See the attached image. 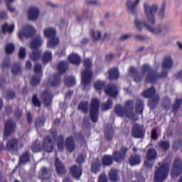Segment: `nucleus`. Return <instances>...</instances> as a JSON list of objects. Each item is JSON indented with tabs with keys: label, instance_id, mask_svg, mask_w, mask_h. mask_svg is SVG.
I'll list each match as a JSON object with an SVG mask.
<instances>
[{
	"label": "nucleus",
	"instance_id": "f257e3e1",
	"mask_svg": "<svg viewBox=\"0 0 182 182\" xmlns=\"http://www.w3.org/2000/svg\"><path fill=\"white\" fill-rule=\"evenodd\" d=\"M141 72L142 74L138 73L137 69L134 67H130L129 68V73L133 75L134 82L138 83L142 81L145 73H146V82L151 84H155L159 78H165L168 75L166 70H162L161 74H159L149 64L142 65Z\"/></svg>",
	"mask_w": 182,
	"mask_h": 182
},
{
	"label": "nucleus",
	"instance_id": "f03ea898",
	"mask_svg": "<svg viewBox=\"0 0 182 182\" xmlns=\"http://www.w3.org/2000/svg\"><path fill=\"white\" fill-rule=\"evenodd\" d=\"M159 6L156 4H153L151 6H149L148 3L144 4V11L146 15L147 23L144 21H140L138 19L135 20V25L136 29L139 31H141L143 27H145L148 31L151 32L154 34H160L161 32V29H164V26H158L157 28H154L156 21L154 18V14L158 11Z\"/></svg>",
	"mask_w": 182,
	"mask_h": 182
},
{
	"label": "nucleus",
	"instance_id": "7ed1b4c3",
	"mask_svg": "<svg viewBox=\"0 0 182 182\" xmlns=\"http://www.w3.org/2000/svg\"><path fill=\"white\" fill-rule=\"evenodd\" d=\"M57 70L58 74H53L47 82V90H46V107H49L52 100H53V94L51 91L48 90V87H58L60 85L62 82L61 75L65 74L68 70V63L65 60L58 63Z\"/></svg>",
	"mask_w": 182,
	"mask_h": 182
},
{
	"label": "nucleus",
	"instance_id": "20e7f679",
	"mask_svg": "<svg viewBox=\"0 0 182 182\" xmlns=\"http://www.w3.org/2000/svg\"><path fill=\"white\" fill-rule=\"evenodd\" d=\"M127 151L128 149L123 146L121 151L116 150L113 151L112 156L105 154L101 159V164H102V166H111L114 161L117 163L124 161Z\"/></svg>",
	"mask_w": 182,
	"mask_h": 182
},
{
	"label": "nucleus",
	"instance_id": "39448f33",
	"mask_svg": "<svg viewBox=\"0 0 182 182\" xmlns=\"http://www.w3.org/2000/svg\"><path fill=\"white\" fill-rule=\"evenodd\" d=\"M134 104V100H128L125 102L124 107L120 105H117L114 106V113H116L118 117H127L128 119L137 121L139 119L138 117H136L133 112H130L133 109Z\"/></svg>",
	"mask_w": 182,
	"mask_h": 182
},
{
	"label": "nucleus",
	"instance_id": "423d86ee",
	"mask_svg": "<svg viewBox=\"0 0 182 182\" xmlns=\"http://www.w3.org/2000/svg\"><path fill=\"white\" fill-rule=\"evenodd\" d=\"M56 143L58 149L60 151H63L65 148H66L69 152H74L76 149L75 139L72 135L68 136L65 140V136L60 134L57 137Z\"/></svg>",
	"mask_w": 182,
	"mask_h": 182
},
{
	"label": "nucleus",
	"instance_id": "0eeeda50",
	"mask_svg": "<svg viewBox=\"0 0 182 182\" xmlns=\"http://www.w3.org/2000/svg\"><path fill=\"white\" fill-rule=\"evenodd\" d=\"M155 171V181L163 182L169 175L170 164L168 162H159Z\"/></svg>",
	"mask_w": 182,
	"mask_h": 182
},
{
	"label": "nucleus",
	"instance_id": "6e6552de",
	"mask_svg": "<svg viewBox=\"0 0 182 182\" xmlns=\"http://www.w3.org/2000/svg\"><path fill=\"white\" fill-rule=\"evenodd\" d=\"M84 66L85 70L84 73H82V82L85 87H87L90 85L93 75L91 70L92 67V60L90 58H85L84 60Z\"/></svg>",
	"mask_w": 182,
	"mask_h": 182
},
{
	"label": "nucleus",
	"instance_id": "1a4fd4ad",
	"mask_svg": "<svg viewBox=\"0 0 182 182\" xmlns=\"http://www.w3.org/2000/svg\"><path fill=\"white\" fill-rule=\"evenodd\" d=\"M100 101L94 98L90 103V117L92 122L96 123L99 119Z\"/></svg>",
	"mask_w": 182,
	"mask_h": 182
},
{
	"label": "nucleus",
	"instance_id": "9d476101",
	"mask_svg": "<svg viewBox=\"0 0 182 182\" xmlns=\"http://www.w3.org/2000/svg\"><path fill=\"white\" fill-rule=\"evenodd\" d=\"M157 156L156 149H148L146 153V160L144 161V166L148 168H151L154 166V161Z\"/></svg>",
	"mask_w": 182,
	"mask_h": 182
},
{
	"label": "nucleus",
	"instance_id": "9b49d317",
	"mask_svg": "<svg viewBox=\"0 0 182 182\" xmlns=\"http://www.w3.org/2000/svg\"><path fill=\"white\" fill-rule=\"evenodd\" d=\"M82 173L83 171L81 166L73 165L69 168L70 176L77 181L80 180Z\"/></svg>",
	"mask_w": 182,
	"mask_h": 182
},
{
	"label": "nucleus",
	"instance_id": "f8f14e48",
	"mask_svg": "<svg viewBox=\"0 0 182 182\" xmlns=\"http://www.w3.org/2000/svg\"><path fill=\"white\" fill-rule=\"evenodd\" d=\"M46 137H44L43 142H39L38 139H36L31 146V151L33 152H38L42 151H46Z\"/></svg>",
	"mask_w": 182,
	"mask_h": 182
},
{
	"label": "nucleus",
	"instance_id": "ddd939ff",
	"mask_svg": "<svg viewBox=\"0 0 182 182\" xmlns=\"http://www.w3.org/2000/svg\"><path fill=\"white\" fill-rule=\"evenodd\" d=\"M145 135V129L139 124H135L132 128V136L137 139H143Z\"/></svg>",
	"mask_w": 182,
	"mask_h": 182
},
{
	"label": "nucleus",
	"instance_id": "4468645a",
	"mask_svg": "<svg viewBox=\"0 0 182 182\" xmlns=\"http://www.w3.org/2000/svg\"><path fill=\"white\" fill-rule=\"evenodd\" d=\"M182 173V161L176 158L174 160L171 175L174 176H181Z\"/></svg>",
	"mask_w": 182,
	"mask_h": 182
},
{
	"label": "nucleus",
	"instance_id": "2eb2a0df",
	"mask_svg": "<svg viewBox=\"0 0 182 182\" xmlns=\"http://www.w3.org/2000/svg\"><path fill=\"white\" fill-rule=\"evenodd\" d=\"M36 33V31L35 30V28H33L31 26H28V28H26V31H21L18 33V37L20 39H23V38L28 39L29 38H32Z\"/></svg>",
	"mask_w": 182,
	"mask_h": 182
},
{
	"label": "nucleus",
	"instance_id": "dca6fc26",
	"mask_svg": "<svg viewBox=\"0 0 182 182\" xmlns=\"http://www.w3.org/2000/svg\"><path fill=\"white\" fill-rule=\"evenodd\" d=\"M16 124L11 120H8L4 125V136L8 137L15 131Z\"/></svg>",
	"mask_w": 182,
	"mask_h": 182
},
{
	"label": "nucleus",
	"instance_id": "f3484780",
	"mask_svg": "<svg viewBox=\"0 0 182 182\" xmlns=\"http://www.w3.org/2000/svg\"><path fill=\"white\" fill-rule=\"evenodd\" d=\"M104 91L107 95L113 98H115L119 95V91H117V87L115 85H107L104 88Z\"/></svg>",
	"mask_w": 182,
	"mask_h": 182
},
{
	"label": "nucleus",
	"instance_id": "a211bd4d",
	"mask_svg": "<svg viewBox=\"0 0 182 182\" xmlns=\"http://www.w3.org/2000/svg\"><path fill=\"white\" fill-rule=\"evenodd\" d=\"M40 14V10L35 7L31 6L28 11V18L29 21H36Z\"/></svg>",
	"mask_w": 182,
	"mask_h": 182
},
{
	"label": "nucleus",
	"instance_id": "6ab92c4d",
	"mask_svg": "<svg viewBox=\"0 0 182 182\" xmlns=\"http://www.w3.org/2000/svg\"><path fill=\"white\" fill-rule=\"evenodd\" d=\"M102 164L100 162V158H95L91 162V171L95 174L101 171Z\"/></svg>",
	"mask_w": 182,
	"mask_h": 182
},
{
	"label": "nucleus",
	"instance_id": "aec40b11",
	"mask_svg": "<svg viewBox=\"0 0 182 182\" xmlns=\"http://www.w3.org/2000/svg\"><path fill=\"white\" fill-rule=\"evenodd\" d=\"M18 140L16 139H9L6 143V149L9 151H15L18 147Z\"/></svg>",
	"mask_w": 182,
	"mask_h": 182
},
{
	"label": "nucleus",
	"instance_id": "412c9836",
	"mask_svg": "<svg viewBox=\"0 0 182 182\" xmlns=\"http://www.w3.org/2000/svg\"><path fill=\"white\" fill-rule=\"evenodd\" d=\"M55 165L58 175L61 176L66 173L67 169L65 165L60 161L59 158H56Z\"/></svg>",
	"mask_w": 182,
	"mask_h": 182
},
{
	"label": "nucleus",
	"instance_id": "4be33fe9",
	"mask_svg": "<svg viewBox=\"0 0 182 182\" xmlns=\"http://www.w3.org/2000/svg\"><path fill=\"white\" fill-rule=\"evenodd\" d=\"M68 60L75 65H80L82 62L81 57L75 53H70L68 57Z\"/></svg>",
	"mask_w": 182,
	"mask_h": 182
},
{
	"label": "nucleus",
	"instance_id": "5701e85b",
	"mask_svg": "<svg viewBox=\"0 0 182 182\" xmlns=\"http://www.w3.org/2000/svg\"><path fill=\"white\" fill-rule=\"evenodd\" d=\"M130 166H139L141 163V156L139 154H132L129 159Z\"/></svg>",
	"mask_w": 182,
	"mask_h": 182
},
{
	"label": "nucleus",
	"instance_id": "b1692460",
	"mask_svg": "<svg viewBox=\"0 0 182 182\" xmlns=\"http://www.w3.org/2000/svg\"><path fill=\"white\" fill-rule=\"evenodd\" d=\"M43 45V39L41 37H36L33 38L30 43L31 49L33 50H38V48Z\"/></svg>",
	"mask_w": 182,
	"mask_h": 182
},
{
	"label": "nucleus",
	"instance_id": "393cba45",
	"mask_svg": "<svg viewBox=\"0 0 182 182\" xmlns=\"http://www.w3.org/2000/svg\"><path fill=\"white\" fill-rule=\"evenodd\" d=\"M108 78L110 80H116L119 78V72L117 67H114L108 70Z\"/></svg>",
	"mask_w": 182,
	"mask_h": 182
},
{
	"label": "nucleus",
	"instance_id": "a878e982",
	"mask_svg": "<svg viewBox=\"0 0 182 182\" xmlns=\"http://www.w3.org/2000/svg\"><path fill=\"white\" fill-rule=\"evenodd\" d=\"M109 179L113 182H117L119 181V171H117L115 168H112L108 173Z\"/></svg>",
	"mask_w": 182,
	"mask_h": 182
},
{
	"label": "nucleus",
	"instance_id": "bb28decb",
	"mask_svg": "<svg viewBox=\"0 0 182 182\" xmlns=\"http://www.w3.org/2000/svg\"><path fill=\"white\" fill-rule=\"evenodd\" d=\"M48 40L47 47L50 48H55L56 46H59L60 43V38L58 36L48 38Z\"/></svg>",
	"mask_w": 182,
	"mask_h": 182
},
{
	"label": "nucleus",
	"instance_id": "cd10ccee",
	"mask_svg": "<svg viewBox=\"0 0 182 182\" xmlns=\"http://www.w3.org/2000/svg\"><path fill=\"white\" fill-rule=\"evenodd\" d=\"M158 146L162 151H167L171 147L170 141L168 140H161L158 142Z\"/></svg>",
	"mask_w": 182,
	"mask_h": 182
},
{
	"label": "nucleus",
	"instance_id": "c85d7f7f",
	"mask_svg": "<svg viewBox=\"0 0 182 182\" xmlns=\"http://www.w3.org/2000/svg\"><path fill=\"white\" fill-rule=\"evenodd\" d=\"M144 109V104L141 100H136L135 103V112L139 114H142Z\"/></svg>",
	"mask_w": 182,
	"mask_h": 182
},
{
	"label": "nucleus",
	"instance_id": "c756f323",
	"mask_svg": "<svg viewBox=\"0 0 182 182\" xmlns=\"http://www.w3.org/2000/svg\"><path fill=\"white\" fill-rule=\"evenodd\" d=\"M173 66V60L171 57L167 56L165 58H164L163 63H162V68L164 70L171 69Z\"/></svg>",
	"mask_w": 182,
	"mask_h": 182
},
{
	"label": "nucleus",
	"instance_id": "7c9ffc66",
	"mask_svg": "<svg viewBox=\"0 0 182 182\" xmlns=\"http://www.w3.org/2000/svg\"><path fill=\"white\" fill-rule=\"evenodd\" d=\"M104 137L107 141H110L114 137V129L112 127L105 129L104 131Z\"/></svg>",
	"mask_w": 182,
	"mask_h": 182
},
{
	"label": "nucleus",
	"instance_id": "2f4dec72",
	"mask_svg": "<svg viewBox=\"0 0 182 182\" xmlns=\"http://www.w3.org/2000/svg\"><path fill=\"white\" fill-rule=\"evenodd\" d=\"M156 95V89L154 87H151L149 89H147L144 92H142V96L144 98H153Z\"/></svg>",
	"mask_w": 182,
	"mask_h": 182
},
{
	"label": "nucleus",
	"instance_id": "473e14b6",
	"mask_svg": "<svg viewBox=\"0 0 182 182\" xmlns=\"http://www.w3.org/2000/svg\"><path fill=\"white\" fill-rule=\"evenodd\" d=\"M31 161V155L28 151L23 153L19 158V164H26L27 162Z\"/></svg>",
	"mask_w": 182,
	"mask_h": 182
},
{
	"label": "nucleus",
	"instance_id": "72a5a7b5",
	"mask_svg": "<svg viewBox=\"0 0 182 182\" xmlns=\"http://www.w3.org/2000/svg\"><path fill=\"white\" fill-rule=\"evenodd\" d=\"M42 56V51L39 50H33V52L30 54V58L35 62L38 61Z\"/></svg>",
	"mask_w": 182,
	"mask_h": 182
},
{
	"label": "nucleus",
	"instance_id": "f704fd0d",
	"mask_svg": "<svg viewBox=\"0 0 182 182\" xmlns=\"http://www.w3.org/2000/svg\"><path fill=\"white\" fill-rule=\"evenodd\" d=\"M46 119L43 116L39 117L35 121V127L36 129L38 130L39 128L43 127L45 126Z\"/></svg>",
	"mask_w": 182,
	"mask_h": 182
},
{
	"label": "nucleus",
	"instance_id": "c9c22d12",
	"mask_svg": "<svg viewBox=\"0 0 182 182\" xmlns=\"http://www.w3.org/2000/svg\"><path fill=\"white\" fill-rule=\"evenodd\" d=\"M64 83L69 87L75 86L76 85L75 77L69 76L65 78Z\"/></svg>",
	"mask_w": 182,
	"mask_h": 182
},
{
	"label": "nucleus",
	"instance_id": "e433bc0d",
	"mask_svg": "<svg viewBox=\"0 0 182 182\" xmlns=\"http://www.w3.org/2000/svg\"><path fill=\"white\" fill-rule=\"evenodd\" d=\"M15 28V25L11 24V25H9L7 23H4L1 26V32L3 33H11L14 31V29Z\"/></svg>",
	"mask_w": 182,
	"mask_h": 182
},
{
	"label": "nucleus",
	"instance_id": "4c0bfd02",
	"mask_svg": "<svg viewBox=\"0 0 182 182\" xmlns=\"http://www.w3.org/2000/svg\"><path fill=\"white\" fill-rule=\"evenodd\" d=\"M152 99L149 101V107L150 109H154L156 108V106H158L159 102L160 101V97L159 96H155V97H152Z\"/></svg>",
	"mask_w": 182,
	"mask_h": 182
},
{
	"label": "nucleus",
	"instance_id": "58836bf2",
	"mask_svg": "<svg viewBox=\"0 0 182 182\" xmlns=\"http://www.w3.org/2000/svg\"><path fill=\"white\" fill-rule=\"evenodd\" d=\"M78 110L87 114L88 112V102L87 101H81L77 107Z\"/></svg>",
	"mask_w": 182,
	"mask_h": 182
},
{
	"label": "nucleus",
	"instance_id": "ea45409f",
	"mask_svg": "<svg viewBox=\"0 0 182 182\" xmlns=\"http://www.w3.org/2000/svg\"><path fill=\"white\" fill-rule=\"evenodd\" d=\"M56 35H57L56 28H54L52 27L46 28V38H47L58 37Z\"/></svg>",
	"mask_w": 182,
	"mask_h": 182
},
{
	"label": "nucleus",
	"instance_id": "a19ab883",
	"mask_svg": "<svg viewBox=\"0 0 182 182\" xmlns=\"http://www.w3.org/2000/svg\"><path fill=\"white\" fill-rule=\"evenodd\" d=\"M11 73L14 75H21V64L17 63L15 64L14 65H13L12 68H11Z\"/></svg>",
	"mask_w": 182,
	"mask_h": 182
},
{
	"label": "nucleus",
	"instance_id": "79ce46f5",
	"mask_svg": "<svg viewBox=\"0 0 182 182\" xmlns=\"http://www.w3.org/2000/svg\"><path fill=\"white\" fill-rule=\"evenodd\" d=\"M90 33H91L92 39V41H94V42L98 41L101 38V33L100 31L91 30Z\"/></svg>",
	"mask_w": 182,
	"mask_h": 182
},
{
	"label": "nucleus",
	"instance_id": "37998d69",
	"mask_svg": "<svg viewBox=\"0 0 182 182\" xmlns=\"http://www.w3.org/2000/svg\"><path fill=\"white\" fill-rule=\"evenodd\" d=\"M31 102L33 103V106L35 107H39L41 108V107L42 106V102H41L38 99V95H34L33 96V98L31 99Z\"/></svg>",
	"mask_w": 182,
	"mask_h": 182
},
{
	"label": "nucleus",
	"instance_id": "c03bdc74",
	"mask_svg": "<svg viewBox=\"0 0 182 182\" xmlns=\"http://www.w3.org/2000/svg\"><path fill=\"white\" fill-rule=\"evenodd\" d=\"M94 86H95V88L96 89V90H97V91L102 90L103 89H105L106 87L105 82L104 81H97L94 84Z\"/></svg>",
	"mask_w": 182,
	"mask_h": 182
},
{
	"label": "nucleus",
	"instance_id": "a18cd8bd",
	"mask_svg": "<svg viewBox=\"0 0 182 182\" xmlns=\"http://www.w3.org/2000/svg\"><path fill=\"white\" fill-rule=\"evenodd\" d=\"M34 74L39 76H42L43 74V66L41 64L34 65Z\"/></svg>",
	"mask_w": 182,
	"mask_h": 182
},
{
	"label": "nucleus",
	"instance_id": "49530a36",
	"mask_svg": "<svg viewBox=\"0 0 182 182\" xmlns=\"http://www.w3.org/2000/svg\"><path fill=\"white\" fill-rule=\"evenodd\" d=\"M182 105V99H178L175 101L174 105L172 106V112L176 113L178 109H180L181 105Z\"/></svg>",
	"mask_w": 182,
	"mask_h": 182
},
{
	"label": "nucleus",
	"instance_id": "de8ad7c7",
	"mask_svg": "<svg viewBox=\"0 0 182 182\" xmlns=\"http://www.w3.org/2000/svg\"><path fill=\"white\" fill-rule=\"evenodd\" d=\"M15 50V46L13 43H9L6 46L5 51L7 55L11 54Z\"/></svg>",
	"mask_w": 182,
	"mask_h": 182
},
{
	"label": "nucleus",
	"instance_id": "09e8293b",
	"mask_svg": "<svg viewBox=\"0 0 182 182\" xmlns=\"http://www.w3.org/2000/svg\"><path fill=\"white\" fill-rule=\"evenodd\" d=\"M112 107V101L111 99H108L107 101L102 105L103 110H109Z\"/></svg>",
	"mask_w": 182,
	"mask_h": 182
},
{
	"label": "nucleus",
	"instance_id": "8fccbe9b",
	"mask_svg": "<svg viewBox=\"0 0 182 182\" xmlns=\"http://www.w3.org/2000/svg\"><path fill=\"white\" fill-rule=\"evenodd\" d=\"M26 57V52L25 48H20L18 51V58L20 60H23Z\"/></svg>",
	"mask_w": 182,
	"mask_h": 182
},
{
	"label": "nucleus",
	"instance_id": "3c124183",
	"mask_svg": "<svg viewBox=\"0 0 182 182\" xmlns=\"http://www.w3.org/2000/svg\"><path fill=\"white\" fill-rule=\"evenodd\" d=\"M166 1H163L162 5H161V9L160 12L159 13V16L163 19L165 16V11H166Z\"/></svg>",
	"mask_w": 182,
	"mask_h": 182
},
{
	"label": "nucleus",
	"instance_id": "603ef678",
	"mask_svg": "<svg viewBox=\"0 0 182 182\" xmlns=\"http://www.w3.org/2000/svg\"><path fill=\"white\" fill-rule=\"evenodd\" d=\"M164 103H165V105H163L164 108H165L166 110H168L170 109V105H171V100L168 97H165L163 100Z\"/></svg>",
	"mask_w": 182,
	"mask_h": 182
},
{
	"label": "nucleus",
	"instance_id": "864d4df0",
	"mask_svg": "<svg viewBox=\"0 0 182 182\" xmlns=\"http://www.w3.org/2000/svg\"><path fill=\"white\" fill-rule=\"evenodd\" d=\"M41 82V77H33L31 80V85L33 86L38 85Z\"/></svg>",
	"mask_w": 182,
	"mask_h": 182
},
{
	"label": "nucleus",
	"instance_id": "5fc2aeb1",
	"mask_svg": "<svg viewBox=\"0 0 182 182\" xmlns=\"http://www.w3.org/2000/svg\"><path fill=\"white\" fill-rule=\"evenodd\" d=\"M75 137L77 141H80V143H85V137H84V135L81 132L75 134Z\"/></svg>",
	"mask_w": 182,
	"mask_h": 182
},
{
	"label": "nucleus",
	"instance_id": "6e6d98bb",
	"mask_svg": "<svg viewBox=\"0 0 182 182\" xmlns=\"http://www.w3.org/2000/svg\"><path fill=\"white\" fill-rule=\"evenodd\" d=\"M151 139H152L153 140H156V139H158L159 135H158L156 129H154L151 130Z\"/></svg>",
	"mask_w": 182,
	"mask_h": 182
},
{
	"label": "nucleus",
	"instance_id": "4d7b16f0",
	"mask_svg": "<svg viewBox=\"0 0 182 182\" xmlns=\"http://www.w3.org/2000/svg\"><path fill=\"white\" fill-rule=\"evenodd\" d=\"M97 182H109L107 176L105 173H102L100 177H98Z\"/></svg>",
	"mask_w": 182,
	"mask_h": 182
},
{
	"label": "nucleus",
	"instance_id": "13d9d810",
	"mask_svg": "<svg viewBox=\"0 0 182 182\" xmlns=\"http://www.w3.org/2000/svg\"><path fill=\"white\" fill-rule=\"evenodd\" d=\"M85 158L86 156L82 154L79 155V156L77 159V162L78 163V164L80 165L82 164L85 161Z\"/></svg>",
	"mask_w": 182,
	"mask_h": 182
},
{
	"label": "nucleus",
	"instance_id": "bf43d9fd",
	"mask_svg": "<svg viewBox=\"0 0 182 182\" xmlns=\"http://www.w3.org/2000/svg\"><path fill=\"white\" fill-rule=\"evenodd\" d=\"M4 109L6 110V114L7 116H9L12 114L11 105H6V107H4Z\"/></svg>",
	"mask_w": 182,
	"mask_h": 182
},
{
	"label": "nucleus",
	"instance_id": "052dcab7",
	"mask_svg": "<svg viewBox=\"0 0 182 182\" xmlns=\"http://www.w3.org/2000/svg\"><path fill=\"white\" fill-rule=\"evenodd\" d=\"M6 96H7L8 99L13 100V99H15V97H16V93L14 91H8Z\"/></svg>",
	"mask_w": 182,
	"mask_h": 182
},
{
	"label": "nucleus",
	"instance_id": "680f3d73",
	"mask_svg": "<svg viewBox=\"0 0 182 182\" xmlns=\"http://www.w3.org/2000/svg\"><path fill=\"white\" fill-rule=\"evenodd\" d=\"M86 4L98 6L100 5V2L97 0H89L86 1Z\"/></svg>",
	"mask_w": 182,
	"mask_h": 182
},
{
	"label": "nucleus",
	"instance_id": "e2e57ef3",
	"mask_svg": "<svg viewBox=\"0 0 182 182\" xmlns=\"http://www.w3.org/2000/svg\"><path fill=\"white\" fill-rule=\"evenodd\" d=\"M54 151L53 144H46V152L50 153Z\"/></svg>",
	"mask_w": 182,
	"mask_h": 182
},
{
	"label": "nucleus",
	"instance_id": "0e129e2a",
	"mask_svg": "<svg viewBox=\"0 0 182 182\" xmlns=\"http://www.w3.org/2000/svg\"><path fill=\"white\" fill-rule=\"evenodd\" d=\"M114 53H108L105 57V60L107 62H111L112 59H114Z\"/></svg>",
	"mask_w": 182,
	"mask_h": 182
},
{
	"label": "nucleus",
	"instance_id": "69168bd1",
	"mask_svg": "<svg viewBox=\"0 0 182 182\" xmlns=\"http://www.w3.org/2000/svg\"><path fill=\"white\" fill-rule=\"evenodd\" d=\"M182 146V139L178 141H175L173 143V149H178V147Z\"/></svg>",
	"mask_w": 182,
	"mask_h": 182
},
{
	"label": "nucleus",
	"instance_id": "338daca9",
	"mask_svg": "<svg viewBox=\"0 0 182 182\" xmlns=\"http://www.w3.org/2000/svg\"><path fill=\"white\" fill-rule=\"evenodd\" d=\"M41 99L42 100L43 103L46 105V90H44V91H43V93L41 96Z\"/></svg>",
	"mask_w": 182,
	"mask_h": 182
},
{
	"label": "nucleus",
	"instance_id": "774afa93",
	"mask_svg": "<svg viewBox=\"0 0 182 182\" xmlns=\"http://www.w3.org/2000/svg\"><path fill=\"white\" fill-rule=\"evenodd\" d=\"M52 60V53L49 51L46 52V63H48Z\"/></svg>",
	"mask_w": 182,
	"mask_h": 182
}]
</instances>
